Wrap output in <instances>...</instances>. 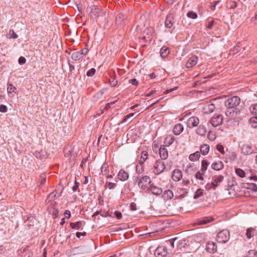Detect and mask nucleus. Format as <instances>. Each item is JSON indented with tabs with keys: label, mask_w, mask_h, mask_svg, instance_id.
Here are the masks:
<instances>
[{
	"label": "nucleus",
	"mask_w": 257,
	"mask_h": 257,
	"mask_svg": "<svg viewBox=\"0 0 257 257\" xmlns=\"http://www.w3.org/2000/svg\"><path fill=\"white\" fill-rule=\"evenodd\" d=\"M126 18V17L122 13L117 14L116 17V23L117 25L124 24V23H122V22L125 20Z\"/></svg>",
	"instance_id": "20"
},
{
	"label": "nucleus",
	"mask_w": 257,
	"mask_h": 257,
	"mask_svg": "<svg viewBox=\"0 0 257 257\" xmlns=\"http://www.w3.org/2000/svg\"><path fill=\"white\" fill-rule=\"evenodd\" d=\"M236 174L240 178H244L245 176V172L240 168H236L235 170Z\"/></svg>",
	"instance_id": "37"
},
{
	"label": "nucleus",
	"mask_w": 257,
	"mask_h": 257,
	"mask_svg": "<svg viewBox=\"0 0 257 257\" xmlns=\"http://www.w3.org/2000/svg\"><path fill=\"white\" fill-rule=\"evenodd\" d=\"M254 229L251 227L248 228L246 230L245 236L250 239L254 236Z\"/></svg>",
	"instance_id": "29"
},
{
	"label": "nucleus",
	"mask_w": 257,
	"mask_h": 257,
	"mask_svg": "<svg viewBox=\"0 0 257 257\" xmlns=\"http://www.w3.org/2000/svg\"><path fill=\"white\" fill-rule=\"evenodd\" d=\"M109 82L112 87L116 86L117 84V80H116L114 78H111L110 79Z\"/></svg>",
	"instance_id": "45"
},
{
	"label": "nucleus",
	"mask_w": 257,
	"mask_h": 257,
	"mask_svg": "<svg viewBox=\"0 0 257 257\" xmlns=\"http://www.w3.org/2000/svg\"><path fill=\"white\" fill-rule=\"evenodd\" d=\"M253 151L252 147L249 144H243L241 147V153L244 155L251 154Z\"/></svg>",
	"instance_id": "9"
},
{
	"label": "nucleus",
	"mask_w": 257,
	"mask_h": 257,
	"mask_svg": "<svg viewBox=\"0 0 257 257\" xmlns=\"http://www.w3.org/2000/svg\"><path fill=\"white\" fill-rule=\"evenodd\" d=\"M256 251L254 249L249 250L248 252V257H255L256 256Z\"/></svg>",
	"instance_id": "46"
},
{
	"label": "nucleus",
	"mask_w": 257,
	"mask_h": 257,
	"mask_svg": "<svg viewBox=\"0 0 257 257\" xmlns=\"http://www.w3.org/2000/svg\"><path fill=\"white\" fill-rule=\"evenodd\" d=\"M198 57L195 55L192 56L186 62V67L188 68H192L196 65Z\"/></svg>",
	"instance_id": "10"
},
{
	"label": "nucleus",
	"mask_w": 257,
	"mask_h": 257,
	"mask_svg": "<svg viewBox=\"0 0 257 257\" xmlns=\"http://www.w3.org/2000/svg\"><path fill=\"white\" fill-rule=\"evenodd\" d=\"M114 214H115L116 217L118 219H120L122 217V214H121L120 212H119V211H115V213H114Z\"/></svg>",
	"instance_id": "52"
},
{
	"label": "nucleus",
	"mask_w": 257,
	"mask_h": 257,
	"mask_svg": "<svg viewBox=\"0 0 257 257\" xmlns=\"http://www.w3.org/2000/svg\"><path fill=\"white\" fill-rule=\"evenodd\" d=\"M175 21L174 20L173 16L171 15H168L166 18L165 25L167 28H171L172 27Z\"/></svg>",
	"instance_id": "12"
},
{
	"label": "nucleus",
	"mask_w": 257,
	"mask_h": 257,
	"mask_svg": "<svg viewBox=\"0 0 257 257\" xmlns=\"http://www.w3.org/2000/svg\"><path fill=\"white\" fill-rule=\"evenodd\" d=\"M215 107L214 104L210 103L204 105L203 110L204 113L209 114L212 113L215 109Z\"/></svg>",
	"instance_id": "15"
},
{
	"label": "nucleus",
	"mask_w": 257,
	"mask_h": 257,
	"mask_svg": "<svg viewBox=\"0 0 257 257\" xmlns=\"http://www.w3.org/2000/svg\"><path fill=\"white\" fill-rule=\"evenodd\" d=\"M82 224H83V222L80 221H77L75 223L71 222L70 224V226L72 229L78 230L82 226Z\"/></svg>",
	"instance_id": "26"
},
{
	"label": "nucleus",
	"mask_w": 257,
	"mask_h": 257,
	"mask_svg": "<svg viewBox=\"0 0 257 257\" xmlns=\"http://www.w3.org/2000/svg\"><path fill=\"white\" fill-rule=\"evenodd\" d=\"M168 254V249L165 246H159L155 250L157 257H166Z\"/></svg>",
	"instance_id": "7"
},
{
	"label": "nucleus",
	"mask_w": 257,
	"mask_h": 257,
	"mask_svg": "<svg viewBox=\"0 0 257 257\" xmlns=\"http://www.w3.org/2000/svg\"><path fill=\"white\" fill-rule=\"evenodd\" d=\"M174 141V138L172 136H168L165 139L164 144L163 146L169 147L172 145Z\"/></svg>",
	"instance_id": "23"
},
{
	"label": "nucleus",
	"mask_w": 257,
	"mask_h": 257,
	"mask_svg": "<svg viewBox=\"0 0 257 257\" xmlns=\"http://www.w3.org/2000/svg\"><path fill=\"white\" fill-rule=\"evenodd\" d=\"M106 187L109 189H113L116 187L115 183L106 181Z\"/></svg>",
	"instance_id": "44"
},
{
	"label": "nucleus",
	"mask_w": 257,
	"mask_h": 257,
	"mask_svg": "<svg viewBox=\"0 0 257 257\" xmlns=\"http://www.w3.org/2000/svg\"><path fill=\"white\" fill-rule=\"evenodd\" d=\"M249 123L251 127L254 128H257V116L252 117L250 118Z\"/></svg>",
	"instance_id": "33"
},
{
	"label": "nucleus",
	"mask_w": 257,
	"mask_h": 257,
	"mask_svg": "<svg viewBox=\"0 0 257 257\" xmlns=\"http://www.w3.org/2000/svg\"><path fill=\"white\" fill-rule=\"evenodd\" d=\"M46 181V178H43L42 179H41V184H43L45 183V182Z\"/></svg>",
	"instance_id": "64"
},
{
	"label": "nucleus",
	"mask_w": 257,
	"mask_h": 257,
	"mask_svg": "<svg viewBox=\"0 0 257 257\" xmlns=\"http://www.w3.org/2000/svg\"><path fill=\"white\" fill-rule=\"evenodd\" d=\"M9 35L10 38L16 39L18 37L13 30L10 31Z\"/></svg>",
	"instance_id": "47"
},
{
	"label": "nucleus",
	"mask_w": 257,
	"mask_h": 257,
	"mask_svg": "<svg viewBox=\"0 0 257 257\" xmlns=\"http://www.w3.org/2000/svg\"><path fill=\"white\" fill-rule=\"evenodd\" d=\"M250 112L254 115H257V103L251 105L249 107Z\"/></svg>",
	"instance_id": "38"
},
{
	"label": "nucleus",
	"mask_w": 257,
	"mask_h": 257,
	"mask_svg": "<svg viewBox=\"0 0 257 257\" xmlns=\"http://www.w3.org/2000/svg\"><path fill=\"white\" fill-rule=\"evenodd\" d=\"M172 178L175 181H179L182 178V173L181 171L178 169L174 170L172 175Z\"/></svg>",
	"instance_id": "13"
},
{
	"label": "nucleus",
	"mask_w": 257,
	"mask_h": 257,
	"mask_svg": "<svg viewBox=\"0 0 257 257\" xmlns=\"http://www.w3.org/2000/svg\"><path fill=\"white\" fill-rule=\"evenodd\" d=\"M135 181L138 182L139 187L143 190H148L151 185V179L148 176H138L135 178Z\"/></svg>",
	"instance_id": "2"
},
{
	"label": "nucleus",
	"mask_w": 257,
	"mask_h": 257,
	"mask_svg": "<svg viewBox=\"0 0 257 257\" xmlns=\"http://www.w3.org/2000/svg\"><path fill=\"white\" fill-rule=\"evenodd\" d=\"M8 111V108L6 105L4 104L0 105V112H6Z\"/></svg>",
	"instance_id": "48"
},
{
	"label": "nucleus",
	"mask_w": 257,
	"mask_h": 257,
	"mask_svg": "<svg viewBox=\"0 0 257 257\" xmlns=\"http://www.w3.org/2000/svg\"><path fill=\"white\" fill-rule=\"evenodd\" d=\"M210 121L212 126L217 127L222 123L223 116L220 114L214 116L211 118Z\"/></svg>",
	"instance_id": "6"
},
{
	"label": "nucleus",
	"mask_w": 257,
	"mask_h": 257,
	"mask_svg": "<svg viewBox=\"0 0 257 257\" xmlns=\"http://www.w3.org/2000/svg\"><path fill=\"white\" fill-rule=\"evenodd\" d=\"M250 189L254 192L257 191V185L255 184L252 183L250 185Z\"/></svg>",
	"instance_id": "55"
},
{
	"label": "nucleus",
	"mask_w": 257,
	"mask_h": 257,
	"mask_svg": "<svg viewBox=\"0 0 257 257\" xmlns=\"http://www.w3.org/2000/svg\"><path fill=\"white\" fill-rule=\"evenodd\" d=\"M177 240V238H175L172 239H171L170 240V242L171 243V245L173 248L174 247V242Z\"/></svg>",
	"instance_id": "60"
},
{
	"label": "nucleus",
	"mask_w": 257,
	"mask_h": 257,
	"mask_svg": "<svg viewBox=\"0 0 257 257\" xmlns=\"http://www.w3.org/2000/svg\"><path fill=\"white\" fill-rule=\"evenodd\" d=\"M155 92H156L155 90H151V91L148 90L147 92V93H146V95L147 96H150Z\"/></svg>",
	"instance_id": "57"
},
{
	"label": "nucleus",
	"mask_w": 257,
	"mask_h": 257,
	"mask_svg": "<svg viewBox=\"0 0 257 257\" xmlns=\"http://www.w3.org/2000/svg\"><path fill=\"white\" fill-rule=\"evenodd\" d=\"M154 33V29L152 27H149L145 29L143 33L144 40L146 42L151 41L153 38Z\"/></svg>",
	"instance_id": "4"
},
{
	"label": "nucleus",
	"mask_w": 257,
	"mask_h": 257,
	"mask_svg": "<svg viewBox=\"0 0 257 257\" xmlns=\"http://www.w3.org/2000/svg\"><path fill=\"white\" fill-rule=\"evenodd\" d=\"M177 247L180 249L184 248L185 247V245L186 244V240L185 239H181L177 241Z\"/></svg>",
	"instance_id": "35"
},
{
	"label": "nucleus",
	"mask_w": 257,
	"mask_h": 257,
	"mask_svg": "<svg viewBox=\"0 0 257 257\" xmlns=\"http://www.w3.org/2000/svg\"><path fill=\"white\" fill-rule=\"evenodd\" d=\"M200 157V153L198 151L190 155L189 159L191 161H194L199 159Z\"/></svg>",
	"instance_id": "30"
},
{
	"label": "nucleus",
	"mask_w": 257,
	"mask_h": 257,
	"mask_svg": "<svg viewBox=\"0 0 257 257\" xmlns=\"http://www.w3.org/2000/svg\"><path fill=\"white\" fill-rule=\"evenodd\" d=\"M217 150L220 152L222 154H224V148L221 145H217L216 146Z\"/></svg>",
	"instance_id": "49"
},
{
	"label": "nucleus",
	"mask_w": 257,
	"mask_h": 257,
	"mask_svg": "<svg viewBox=\"0 0 257 257\" xmlns=\"http://www.w3.org/2000/svg\"><path fill=\"white\" fill-rule=\"evenodd\" d=\"M159 154L161 160H166L168 157V150L165 146H161L159 149Z\"/></svg>",
	"instance_id": "14"
},
{
	"label": "nucleus",
	"mask_w": 257,
	"mask_h": 257,
	"mask_svg": "<svg viewBox=\"0 0 257 257\" xmlns=\"http://www.w3.org/2000/svg\"><path fill=\"white\" fill-rule=\"evenodd\" d=\"M170 51L168 48L163 46L160 50V55L162 58L166 57L169 54Z\"/></svg>",
	"instance_id": "24"
},
{
	"label": "nucleus",
	"mask_w": 257,
	"mask_h": 257,
	"mask_svg": "<svg viewBox=\"0 0 257 257\" xmlns=\"http://www.w3.org/2000/svg\"><path fill=\"white\" fill-rule=\"evenodd\" d=\"M209 146L207 144H203L201 146L200 152L202 155H205L208 153L209 151Z\"/></svg>",
	"instance_id": "27"
},
{
	"label": "nucleus",
	"mask_w": 257,
	"mask_h": 257,
	"mask_svg": "<svg viewBox=\"0 0 257 257\" xmlns=\"http://www.w3.org/2000/svg\"><path fill=\"white\" fill-rule=\"evenodd\" d=\"M134 114H135L134 113H131L129 114L125 115L123 117L122 120L119 123V124L126 122L128 120V119L130 118L131 117H133L134 115Z\"/></svg>",
	"instance_id": "40"
},
{
	"label": "nucleus",
	"mask_w": 257,
	"mask_h": 257,
	"mask_svg": "<svg viewBox=\"0 0 257 257\" xmlns=\"http://www.w3.org/2000/svg\"><path fill=\"white\" fill-rule=\"evenodd\" d=\"M249 179L250 180H254L255 181H257V176H253L249 177Z\"/></svg>",
	"instance_id": "63"
},
{
	"label": "nucleus",
	"mask_w": 257,
	"mask_h": 257,
	"mask_svg": "<svg viewBox=\"0 0 257 257\" xmlns=\"http://www.w3.org/2000/svg\"><path fill=\"white\" fill-rule=\"evenodd\" d=\"M223 176L222 175L215 176L213 177L211 185L215 188L218 186V184L221 182L223 180Z\"/></svg>",
	"instance_id": "16"
},
{
	"label": "nucleus",
	"mask_w": 257,
	"mask_h": 257,
	"mask_svg": "<svg viewBox=\"0 0 257 257\" xmlns=\"http://www.w3.org/2000/svg\"><path fill=\"white\" fill-rule=\"evenodd\" d=\"M196 133L200 136H205L206 133V128L204 125L200 124L197 128Z\"/></svg>",
	"instance_id": "21"
},
{
	"label": "nucleus",
	"mask_w": 257,
	"mask_h": 257,
	"mask_svg": "<svg viewBox=\"0 0 257 257\" xmlns=\"http://www.w3.org/2000/svg\"><path fill=\"white\" fill-rule=\"evenodd\" d=\"M217 246L214 242H209L206 244V250L209 253H213L216 251Z\"/></svg>",
	"instance_id": "17"
},
{
	"label": "nucleus",
	"mask_w": 257,
	"mask_h": 257,
	"mask_svg": "<svg viewBox=\"0 0 257 257\" xmlns=\"http://www.w3.org/2000/svg\"><path fill=\"white\" fill-rule=\"evenodd\" d=\"M87 51H88L87 50L85 49H83L81 51H79V52H80V53H82L81 54L82 55V57H83L85 55V54H86Z\"/></svg>",
	"instance_id": "61"
},
{
	"label": "nucleus",
	"mask_w": 257,
	"mask_h": 257,
	"mask_svg": "<svg viewBox=\"0 0 257 257\" xmlns=\"http://www.w3.org/2000/svg\"><path fill=\"white\" fill-rule=\"evenodd\" d=\"M177 88V87H174V88H172V89H167V90H166L164 92V93H169V92H172V91H173V90H176Z\"/></svg>",
	"instance_id": "62"
},
{
	"label": "nucleus",
	"mask_w": 257,
	"mask_h": 257,
	"mask_svg": "<svg viewBox=\"0 0 257 257\" xmlns=\"http://www.w3.org/2000/svg\"><path fill=\"white\" fill-rule=\"evenodd\" d=\"M165 167V165L162 160L159 159L155 163L154 172L156 174H159L164 171Z\"/></svg>",
	"instance_id": "5"
},
{
	"label": "nucleus",
	"mask_w": 257,
	"mask_h": 257,
	"mask_svg": "<svg viewBox=\"0 0 257 257\" xmlns=\"http://www.w3.org/2000/svg\"><path fill=\"white\" fill-rule=\"evenodd\" d=\"M148 157V153L146 151H143L141 154V158L140 159V164H143L147 160Z\"/></svg>",
	"instance_id": "34"
},
{
	"label": "nucleus",
	"mask_w": 257,
	"mask_h": 257,
	"mask_svg": "<svg viewBox=\"0 0 257 257\" xmlns=\"http://www.w3.org/2000/svg\"><path fill=\"white\" fill-rule=\"evenodd\" d=\"M199 123V119L198 117L192 116L189 118L187 120V125L189 128H193L197 126Z\"/></svg>",
	"instance_id": "8"
},
{
	"label": "nucleus",
	"mask_w": 257,
	"mask_h": 257,
	"mask_svg": "<svg viewBox=\"0 0 257 257\" xmlns=\"http://www.w3.org/2000/svg\"><path fill=\"white\" fill-rule=\"evenodd\" d=\"M204 190L201 188L198 189L195 192L194 198L197 199L203 195Z\"/></svg>",
	"instance_id": "36"
},
{
	"label": "nucleus",
	"mask_w": 257,
	"mask_h": 257,
	"mask_svg": "<svg viewBox=\"0 0 257 257\" xmlns=\"http://www.w3.org/2000/svg\"><path fill=\"white\" fill-rule=\"evenodd\" d=\"M130 82L135 86H137L138 85V81L136 78H133L130 80Z\"/></svg>",
	"instance_id": "50"
},
{
	"label": "nucleus",
	"mask_w": 257,
	"mask_h": 257,
	"mask_svg": "<svg viewBox=\"0 0 257 257\" xmlns=\"http://www.w3.org/2000/svg\"><path fill=\"white\" fill-rule=\"evenodd\" d=\"M173 193L171 190H168L164 192L162 197L167 199H171L173 197Z\"/></svg>",
	"instance_id": "31"
},
{
	"label": "nucleus",
	"mask_w": 257,
	"mask_h": 257,
	"mask_svg": "<svg viewBox=\"0 0 257 257\" xmlns=\"http://www.w3.org/2000/svg\"><path fill=\"white\" fill-rule=\"evenodd\" d=\"M229 238V231L227 229H223L218 233L216 240L220 243H225L228 240Z\"/></svg>",
	"instance_id": "3"
},
{
	"label": "nucleus",
	"mask_w": 257,
	"mask_h": 257,
	"mask_svg": "<svg viewBox=\"0 0 257 257\" xmlns=\"http://www.w3.org/2000/svg\"><path fill=\"white\" fill-rule=\"evenodd\" d=\"M117 177L121 181H126L128 178V174L123 170H120L118 173Z\"/></svg>",
	"instance_id": "18"
},
{
	"label": "nucleus",
	"mask_w": 257,
	"mask_h": 257,
	"mask_svg": "<svg viewBox=\"0 0 257 257\" xmlns=\"http://www.w3.org/2000/svg\"><path fill=\"white\" fill-rule=\"evenodd\" d=\"M16 90H17V88L14 86H13L12 84H8L7 91H8V93L9 95H12L11 96V97H13L14 96V94L13 93H16Z\"/></svg>",
	"instance_id": "25"
},
{
	"label": "nucleus",
	"mask_w": 257,
	"mask_h": 257,
	"mask_svg": "<svg viewBox=\"0 0 257 257\" xmlns=\"http://www.w3.org/2000/svg\"><path fill=\"white\" fill-rule=\"evenodd\" d=\"M64 215L65 218H69L71 216V213L69 210H66L64 213Z\"/></svg>",
	"instance_id": "56"
},
{
	"label": "nucleus",
	"mask_w": 257,
	"mask_h": 257,
	"mask_svg": "<svg viewBox=\"0 0 257 257\" xmlns=\"http://www.w3.org/2000/svg\"><path fill=\"white\" fill-rule=\"evenodd\" d=\"M95 72L96 70L94 68H91L87 72L86 75L87 76L91 77L95 74Z\"/></svg>",
	"instance_id": "43"
},
{
	"label": "nucleus",
	"mask_w": 257,
	"mask_h": 257,
	"mask_svg": "<svg viewBox=\"0 0 257 257\" xmlns=\"http://www.w3.org/2000/svg\"><path fill=\"white\" fill-rule=\"evenodd\" d=\"M130 207H131V209L132 211H135L137 209V205H136V203H133V202L130 204Z\"/></svg>",
	"instance_id": "54"
},
{
	"label": "nucleus",
	"mask_w": 257,
	"mask_h": 257,
	"mask_svg": "<svg viewBox=\"0 0 257 257\" xmlns=\"http://www.w3.org/2000/svg\"><path fill=\"white\" fill-rule=\"evenodd\" d=\"M213 24H214V21H210L208 23V24L207 25V28L209 29H211L212 28Z\"/></svg>",
	"instance_id": "59"
},
{
	"label": "nucleus",
	"mask_w": 257,
	"mask_h": 257,
	"mask_svg": "<svg viewBox=\"0 0 257 257\" xmlns=\"http://www.w3.org/2000/svg\"><path fill=\"white\" fill-rule=\"evenodd\" d=\"M208 163L206 160H203L201 163V172H205L207 170Z\"/></svg>",
	"instance_id": "39"
},
{
	"label": "nucleus",
	"mask_w": 257,
	"mask_h": 257,
	"mask_svg": "<svg viewBox=\"0 0 257 257\" xmlns=\"http://www.w3.org/2000/svg\"><path fill=\"white\" fill-rule=\"evenodd\" d=\"M224 167L223 164L221 161L214 162L211 165L212 168L216 171H219L223 169Z\"/></svg>",
	"instance_id": "22"
},
{
	"label": "nucleus",
	"mask_w": 257,
	"mask_h": 257,
	"mask_svg": "<svg viewBox=\"0 0 257 257\" xmlns=\"http://www.w3.org/2000/svg\"><path fill=\"white\" fill-rule=\"evenodd\" d=\"M224 103L226 107L225 114L228 117H233L241 109L242 107L240 105V99L238 96H234L228 98Z\"/></svg>",
	"instance_id": "1"
},
{
	"label": "nucleus",
	"mask_w": 257,
	"mask_h": 257,
	"mask_svg": "<svg viewBox=\"0 0 257 257\" xmlns=\"http://www.w3.org/2000/svg\"><path fill=\"white\" fill-rule=\"evenodd\" d=\"M79 183L75 181V185L73 187L72 189L74 191H76L78 188Z\"/></svg>",
	"instance_id": "58"
},
{
	"label": "nucleus",
	"mask_w": 257,
	"mask_h": 257,
	"mask_svg": "<svg viewBox=\"0 0 257 257\" xmlns=\"http://www.w3.org/2000/svg\"><path fill=\"white\" fill-rule=\"evenodd\" d=\"M187 16L188 18L192 19H195L197 18V14L193 11L188 12L187 14Z\"/></svg>",
	"instance_id": "41"
},
{
	"label": "nucleus",
	"mask_w": 257,
	"mask_h": 257,
	"mask_svg": "<svg viewBox=\"0 0 257 257\" xmlns=\"http://www.w3.org/2000/svg\"><path fill=\"white\" fill-rule=\"evenodd\" d=\"M184 127L181 123L176 124L173 128V133L175 135H180L183 131Z\"/></svg>",
	"instance_id": "19"
},
{
	"label": "nucleus",
	"mask_w": 257,
	"mask_h": 257,
	"mask_svg": "<svg viewBox=\"0 0 257 257\" xmlns=\"http://www.w3.org/2000/svg\"><path fill=\"white\" fill-rule=\"evenodd\" d=\"M26 60L24 57H20L19 59V63L21 64H23L26 63Z\"/></svg>",
	"instance_id": "51"
},
{
	"label": "nucleus",
	"mask_w": 257,
	"mask_h": 257,
	"mask_svg": "<svg viewBox=\"0 0 257 257\" xmlns=\"http://www.w3.org/2000/svg\"><path fill=\"white\" fill-rule=\"evenodd\" d=\"M86 235V232H77L76 233V236L78 237V238H80L81 236H84Z\"/></svg>",
	"instance_id": "53"
},
{
	"label": "nucleus",
	"mask_w": 257,
	"mask_h": 257,
	"mask_svg": "<svg viewBox=\"0 0 257 257\" xmlns=\"http://www.w3.org/2000/svg\"><path fill=\"white\" fill-rule=\"evenodd\" d=\"M148 190H150L151 191L152 194L157 196L162 194L163 192V190L161 188H160L153 184L150 185Z\"/></svg>",
	"instance_id": "11"
},
{
	"label": "nucleus",
	"mask_w": 257,
	"mask_h": 257,
	"mask_svg": "<svg viewBox=\"0 0 257 257\" xmlns=\"http://www.w3.org/2000/svg\"><path fill=\"white\" fill-rule=\"evenodd\" d=\"M212 220V218L205 217L198 220L197 222V224L198 225H204L210 222Z\"/></svg>",
	"instance_id": "32"
},
{
	"label": "nucleus",
	"mask_w": 257,
	"mask_h": 257,
	"mask_svg": "<svg viewBox=\"0 0 257 257\" xmlns=\"http://www.w3.org/2000/svg\"><path fill=\"white\" fill-rule=\"evenodd\" d=\"M204 174V172H201V171H198V172H197V173L195 174V177L197 179L203 180L204 178L202 176Z\"/></svg>",
	"instance_id": "42"
},
{
	"label": "nucleus",
	"mask_w": 257,
	"mask_h": 257,
	"mask_svg": "<svg viewBox=\"0 0 257 257\" xmlns=\"http://www.w3.org/2000/svg\"><path fill=\"white\" fill-rule=\"evenodd\" d=\"M82 53H80L79 52H73L71 55V58L72 60L74 61H78L81 58H82Z\"/></svg>",
	"instance_id": "28"
}]
</instances>
